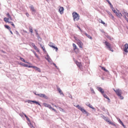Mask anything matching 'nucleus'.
<instances>
[{"label":"nucleus","mask_w":128,"mask_h":128,"mask_svg":"<svg viewBox=\"0 0 128 128\" xmlns=\"http://www.w3.org/2000/svg\"><path fill=\"white\" fill-rule=\"evenodd\" d=\"M72 15L74 21H77L79 20L80 16L77 12H73L72 13Z\"/></svg>","instance_id":"obj_1"},{"label":"nucleus","mask_w":128,"mask_h":128,"mask_svg":"<svg viewBox=\"0 0 128 128\" xmlns=\"http://www.w3.org/2000/svg\"><path fill=\"white\" fill-rule=\"evenodd\" d=\"M115 92L117 95L118 96L120 99L122 100L124 98V97L121 95L122 92L121 90L118 89L115 90Z\"/></svg>","instance_id":"obj_2"},{"label":"nucleus","mask_w":128,"mask_h":128,"mask_svg":"<svg viewBox=\"0 0 128 128\" xmlns=\"http://www.w3.org/2000/svg\"><path fill=\"white\" fill-rule=\"evenodd\" d=\"M76 107L79 110H81L83 113L86 114L87 116H88L89 114L88 112L82 108L81 106H80L79 105H78L76 106Z\"/></svg>","instance_id":"obj_3"},{"label":"nucleus","mask_w":128,"mask_h":128,"mask_svg":"<svg viewBox=\"0 0 128 128\" xmlns=\"http://www.w3.org/2000/svg\"><path fill=\"white\" fill-rule=\"evenodd\" d=\"M104 43L106 44V48L109 50L111 51L112 52L114 51V50L111 48V44L110 43L107 41H105Z\"/></svg>","instance_id":"obj_4"},{"label":"nucleus","mask_w":128,"mask_h":128,"mask_svg":"<svg viewBox=\"0 0 128 128\" xmlns=\"http://www.w3.org/2000/svg\"><path fill=\"white\" fill-rule=\"evenodd\" d=\"M112 9L114 12L116 16L120 18L121 16H122V14L121 13H120L119 12H118L115 10L114 8Z\"/></svg>","instance_id":"obj_5"},{"label":"nucleus","mask_w":128,"mask_h":128,"mask_svg":"<svg viewBox=\"0 0 128 128\" xmlns=\"http://www.w3.org/2000/svg\"><path fill=\"white\" fill-rule=\"evenodd\" d=\"M38 96L42 98H43L46 99H48V97L46 96L44 94H39L38 95Z\"/></svg>","instance_id":"obj_6"},{"label":"nucleus","mask_w":128,"mask_h":128,"mask_svg":"<svg viewBox=\"0 0 128 128\" xmlns=\"http://www.w3.org/2000/svg\"><path fill=\"white\" fill-rule=\"evenodd\" d=\"M38 96L42 98H43L46 99H48V97L46 96L44 94H39L38 95Z\"/></svg>","instance_id":"obj_7"},{"label":"nucleus","mask_w":128,"mask_h":128,"mask_svg":"<svg viewBox=\"0 0 128 128\" xmlns=\"http://www.w3.org/2000/svg\"><path fill=\"white\" fill-rule=\"evenodd\" d=\"M30 7L31 10L32 11V14H34L36 12V10L34 9L33 6L31 5V6H30Z\"/></svg>","instance_id":"obj_8"},{"label":"nucleus","mask_w":128,"mask_h":128,"mask_svg":"<svg viewBox=\"0 0 128 128\" xmlns=\"http://www.w3.org/2000/svg\"><path fill=\"white\" fill-rule=\"evenodd\" d=\"M124 50L126 52H128V44L126 43L124 46Z\"/></svg>","instance_id":"obj_9"},{"label":"nucleus","mask_w":128,"mask_h":128,"mask_svg":"<svg viewBox=\"0 0 128 128\" xmlns=\"http://www.w3.org/2000/svg\"><path fill=\"white\" fill-rule=\"evenodd\" d=\"M31 102H32L36 104H38L40 106H41L40 104L39 103V102H38L36 101H34V100H29L28 101V103H30L31 104H32L31 103Z\"/></svg>","instance_id":"obj_10"},{"label":"nucleus","mask_w":128,"mask_h":128,"mask_svg":"<svg viewBox=\"0 0 128 128\" xmlns=\"http://www.w3.org/2000/svg\"><path fill=\"white\" fill-rule=\"evenodd\" d=\"M97 89L102 94H104V91L103 90L101 87H97Z\"/></svg>","instance_id":"obj_11"},{"label":"nucleus","mask_w":128,"mask_h":128,"mask_svg":"<svg viewBox=\"0 0 128 128\" xmlns=\"http://www.w3.org/2000/svg\"><path fill=\"white\" fill-rule=\"evenodd\" d=\"M43 104L44 106L46 107H47L50 109H51L52 108V107L51 106L48 104L45 103H43Z\"/></svg>","instance_id":"obj_12"},{"label":"nucleus","mask_w":128,"mask_h":128,"mask_svg":"<svg viewBox=\"0 0 128 128\" xmlns=\"http://www.w3.org/2000/svg\"><path fill=\"white\" fill-rule=\"evenodd\" d=\"M20 64L22 66L24 67H28L29 68H31V66H30L29 65L26 64L22 62H21L20 63Z\"/></svg>","instance_id":"obj_13"},{"label":"nucleus","mask_w":128,"mask_h":128,"mask_svg":"<svg viewBox=\"0 0 128 128\" xmlns=\"http://www.w3.org/2000/svg\"><path fill=\"white\" fill-rule=\"evenodd\" d=\"M64 9L63 7H60L59 9V11L60 14H62L64 13Z\"/></svg>","instance_id":"obj_14"},{"label":"nucleus","mask_w":128,"mask_h":128,"mask_svg":"<svg viewBox=\"0 0 128 128\" xmlns=\"http://www.w3.org/2000/svg\"><path fill=\"white\" fill-rule=\"evenodd\" d=\"M31 68H34L35 70L38 71L39 72H41V70L40 68L35 66H31Z\"/></svg>","instance_id":"obj_15"},{"label":"nucleus","mask_w":128,"mask_h":128,"mask_svg":"<svg viewBox=\"0 0 128 128\" xmlns=\"http://www.w3.org/2000/svg\"><path fill=\"white\" fill-rule=\"evenodd\" d=\"M78 40V44L80 48H82V45H83V44L79 40Z\"/></svg>","instance_id":"obj_16"},{"label":"nucleus","mask_w":128,"mask_h":128,"mask_svg":"<svg viewBox=\"0 0 128 128\" xmlns=\"http://www.w3.org/2000/svg\"><path fill=\"white\" fill-rule=\"evenodd\" d=\"M84 34L85 35L89 38L91 40L92 39V37L90 35L86 33H84Z\"/></svg>","instance_id":"obj_17"},{"label":"nucleus","mask_w":128,"mask_h":128,"mask_svg":"<svg viewBox=\"0 0 128 128\" xmlns=\"http://www.w3.org/2000/svg\"><path fill=\"white\" fill-rule=\"evenodd\" d=\"M104 96L105 98H106L108 100L109 102H110V100L109 98L107 96L106 94H102Z\"/></svg>","instance_id":"obj_18"},{"label":"nucleus","mask_w":128,"mask_h":128,"mask_svg":"<svg viewBox=\"0 0 128 128\" xmlns=\"http://www.w3.org/2000/svg\"><path fill=\"white\" fill-rule=\"evenodd\" d=\"M31 44L32 46L34 47V48L35 50H38V48H37V46L35 45L34 43H32Z\"/></svg>","instance_id":"obj_19"},{"label":"nucleus","mask_w":128,"mask_h":128,"mask_svg":"<svg viewBox=\"0 0 128 128\" xmlns=\"http://www.w3.org/2000/svg\"><path fill=\"white\" fill-rule=\"evenodd\" d=\"M58 90V91L60 93V94H62L63 96H64V94H63L62 91L61 90H60V88H57Z\"/></svg>","instance_id":"obj_20"},{"label":"nucleus","mask_w":128,"mask_h":128,"mask_svg":"<svg viewBox=\"0 0 128 128\" xmlns=\"http://www.w3.org/2000/svg\"><path fill=\"white\" fill-rule=\"evenodd\" d=\"M119 123L124 128H125V126L124 124L122 122V121L119 119V120L118 121Z\"/></svg>","instance_id":"obj_21"},{"label":"nucleus","mask_w":128,"mask_h":128,"mask_svg":"<svg viewBox=\"0 0 128 128\" xmlns=\"http://www.w3.org/2000/svg\"><path fill=\"white\" fill-rule=\"evenodd\" d=\"M6 28H7V29H8L9 30H11V28H10V27L8 25H5L4 26Z\"/></svg>","instance_id":"obj_22"},{"label":"nucleus","mask_w":128,"mask_h":128,"mask_svg":"<svg viewBox=\"0 0 128 128\" xmlns=\"http://www.w3.org/2000/svg\"><path fill=\"white\" fill-rule=\"evenodd\" d=\"M9 20V18H4V21L5 22H10L8 21V20Z\"/></svg>","instance_id":"obj_23"},{"label":"nucleus","mask_w":128,"mask_h":128,"mask_svg":"<svg viewBox=\"0 0 128 128\" xmlns=\"http://www.w3.org/2000/svg\"><path fill=\"white\" fill-rule=\"evenodd\" d=\"M20 60L22 62H24L26 63H29L28 62H27L23 58H20Z\"/></svg>","instance_id":"obj_24"},{"label":"nucleus","mask_w":128,"mask_h":128,"mask_svg":"<svg viewBox=\"0 0 128 128\" xmlns=\"http://www.w3.org/2000/svg\"><path fill=\"white\" fill-rule=\"evenodd\" d=\"M99 22H100L101 23L103 24L104 25L105 24V23L101 19H99Z\"/></svg>","instance_id":"obj_25"},{"label":"nucleus","mask_w":128,"mask_h":128,"mask_svg":"<svg viewBox=\"0 0 128 128\" xmlns=\"http://www.w3.org/2000/svg\"><path fill=\"white\" fill-rule=\"evenodd\" d=\"M73 46L74 47V50H75V49H77V46H76V45L75 44H73Z\"/></svg>","instance_id":"obj_26"},{"label":"nucleus","mask_w":128,"mask_h":128,"mask_svg":"<svg viewBox=\"0 0 128 128\" xmlns=\"http://www.w3.org/2000/svg\"><path fill=\"white\" fill-rule=\"evenodd\" d=\"M76 63L78 66V67H80V66L81 65L80 63L77 61L76 62Z\"/></svg>","instance_id":"obj_27"},{"label":"nucleus","mask_w":128,"mask_h":128,"mask_svg":"<svg viewBox=\"0 0 128 128\" xmlns=\"http://www.w3.org/2000/svg\"><path fill=\"white\" fill-rule=\"evenodd\" d=\"M33 52L35 55V56L37 57V58H39L38 56V55L34 51H33Z\"/></svg>","instance_id":"obj_28"},{"label":"nucleus","mask_w":128,"mask_h":128,"mask_svg":"<svg viewBox=\"0 0 128 128\" xmlns=\"http://www.w3.org/2000/svg\"><path fill=\"white\" fill-rule=\"evenodd\" d=\"M52 48L55 49L56 50V52L58 50V48L57 47H55L54 46H52Z\"/></svg>","instance_id":"obj_29"},{"label":"nucleus","mask_w":128,"mask_h":128,"mask_svg":"<svg viewBox=\"0 0 128 128\" xmlns=\"http://www.w3.org/2000/svg\"><path fill=\"white\" fill-rule=\"evenodd\" d=\"M8 23H10L11 25L14 28H15V26L13 22H9Z\"/></svg>","instance_id":"obj_30"},{"label":"nucleus","mask_w":128,"mask_h":128,"mask_svg":"<svg viewBox=\"0 0 128 128\" xmlns=\"http://www.w3.org/2000/svg\"><path fill=\"white\" fill-rule=\"evenodd\" d=\"M29 29L30 32L31 33H32L33 32V30L31 26H30L29 27Z\"/></svg>","instance_id":"obj_31"},{"label":"nucleus","mask_w":128,"mask_h":128,"mask_svg":"<svg viewBox=\"0 0 128 128\" xmlns=\"http://www.w3.org/2000/svg\"><path fill=\"white\" fill-rule=\"evenodd\" d=\"M102 68L103 70L106 72H108V70H107L104 67H102Z\"/></svg>","instance_id":"obj_32"},{"label":"nucleus","mask_w":128,"mask_h":128,"mask_svg":"<svg viewBox=\"0 0 128 128\" xmlns=\"http://www.w3.org/2000/svg\"><path fill=\"white\" fill-rule=\"evenodd\" d=\"M123 17L126 20L127 22H128V19L126 17V16L124 15L123 16Z\"/></svg>","instance_id":"obj_33"},{"label":"nucleus","mask_w":128,"mask_h":128,"mask_svg":"<svg viewBox=\"0 0 128 128\" xmlns=\"http://www.w3.org/2000/svg\"><path fill=\"white\" fill-rule=\"evenodd\" d=\"M122 13L124 15H126V14L128 13H127L124 10V11H122Z\"/></svg>","instance_id":"obj_34"},{"label":"nucleus","mask_w":128,"mask_h":128,"mask_svg":"<svg viewBox=\"0 0 128 128\" xmlns=\"http://www.w3.org/2000/svg\"><path fill=\"white\" fill-rule=\"evenodd\" d=\"M53 44H54L52 42H50L49 44V45L52 48V46H54Z\"/></svg>","instance_id":"obj_35"},{"label":"nucleus","mask_w":128,"mask_h":128,"mask_svg":"<svg viewBox=\"0 0 128 128\" xmlns=\"http://www.w3.org/2000/svg\"><path fill=\"white\" fill-rule=\"evenodd\" d=\"M88 106H89L90 108L92 109L93 110H95V108H94L92 106L90 105H90H89Z\"/></svg>","instance_id":"obj_36"},{"label":"nucleus","mask_w":128,"mask_h":128,"mask_svg":"<svg viewBox=\"0 0 128 128\" xmlns=\"http://www.w3.org/2000/svg\"><path fill=\"white\" fill-rule=\"evenodd\" d=\"M108 14L110 15L111 16L112 19H113L114 17V16H113V15L110 12Z\"/></svg>","instance_id":"obj_37"},{"label":"nucleus","mask_w":128,"mask_h":128,"mask_svg":"<svg viewBox=\"0 0 128 128\" xmlns=\"http://www.w3.org/2000/svg\"><path fill=\"white\" fill-rule=\"evenodd\" d=\"M90 89L91 90V91L92 93H93L94 94H95V92L94 90V89L93 88H91Z\"/></svg>","instance_id":"obj_38"},{"label":"nucleus","mask_w":128,"mask_h":128,"mask_svg":"<svg viewBox=\"0 0 128 128\" xmlns=\"http://www.w3.org/2000/svg\"><path fill=\"white\" fill-rule=\"evenodd\" d=\"M106 121V122L107 121H108V117H105L103 118Z\"/></svg>","instance_id":"obj_39"},{"label":"nucleus","mask_w":128,"mask_h":128,"mask_svg":"<svg viewBox=\"0 0 128 128\" xmlns=\"http://www.w3.org/2000/svg\"><path fill=\"white\" fill-rule=\"evenodd\" d=\"M106 37L110 40H111V38L110 36H108V35H107L106 36Z\"/></svg>","instance_id":"obj_40"},{"label":"nucleus","mask_w":128,"mask_h":128,"mask_svg":"<svg viewBox=\"0 0 128 128\" xmlns=\"http://www.w3.org/2000/svg\"><path fill=\"white\" fill-rule=\"evenodd\" d=\"M100 117H102V118L103 119L104 118V117H105V116L103 115H102V114H100Z\"/></svg>","instance_id":"obj_41"},{"label":"nucleus","mask_w":128,"mask_h":128,"mask_svg":"<svg viewBox=\"0 0 128 128\" xmlns=\"http://www.w3.org/2000/svg\"><path fill=\"white\" fill-rule=\"evenodd\" d=\"M102 110H103L104 111H105L106 110L107 111V110H106L105 109V108H104L103 107L102 108Z\"/></svg>","instance_id":"obj_42"},{"label":"nucleus","mask_w":128,"mask_h":128,"mask_svg":"<svg viewBox=\"0 0 128 128\" xmlns=\"http://www.w3.org/2000/svg\"><path fill=\"white\" fill-rule=\"evenodd\" d=\"M15 33L17 34V35H19V34L18 32L17 31H16Z\"/></svg>","instance_id":"obj_43"},{"label":"nucleus","mask_w":128,"mask_h":128,"mask_svg":"<svg viewBox=\"0 0 128 128\" xmlns=\"http://www.w3.org/2000/svg\"><path fill=\"white\" fill-rule=\"evenodd\" d=\"M35 32H36V36H37L38 35H39V34H38V31L37 30H35Z\"/></svg>","instance_id":"obj_44"},{"label":"nucleus","mask_w":128,"mask_h":128,"mask_svg":"<svg viewBox=\"0 0 128 128\" xmlns=\"http://www.w3.org/2000/svg\"><path fill=\"white\" fill-rule=\"evenodd\" d=\"M86 106H88L89 105H90V104L88 102H86Z\"/></svg>","instance_id":"obj_45"},{"label":"nucleus","mask_w":128,"mask_h":128,"mask_svg":"<svg viewBox=\"0 0 128 128\" xmlns=\"http://www.w3.org/2000/svg\"><path fill=\"white\" fill-rule=\"evenodd\" d=\"M26 118V119H27V120H28V121L30 122V119H29V118L28 117H27Z\"/></svg>","instance_id":"obj_46"},{"label":"nucleus","mask_w":128,"mask_h":128,"mask_svg":"<svg viewBox=\"0 0 128 128\" xmlns=\"http://www.w3.org/2000/svg\"><path fill=\"white\" fill-rule=\"evenodd\" d=\"M68 96L69 97L71 98V99L72 98V96L70 94H69V95Z\"/></svg>","instance_id":"obj_47"},{"label":"nucleus","mask_w":128,"mask_h":128,"mask_svg":"<svg viewBox=\"0 0 128 128\" xmlns=\"http://www.w3.org/2000/svg\"><path fill=\"white\" fill-rule=\"evenodd\" d=\"M108 3L110 4V6L112 4H111V3L109 1V0H108V1H107V2Z\"/></svg>","instance_id":"obj_48"},{"label":"nucleus","mask_w":128,"mask_h":128,"mask_svg":"<svg viewBox=\"0 0 128 128\" xmlns=\"http://www.w3.org/2000/svg\"><path fill=\"white\" fill-rule=\"evenodd\" d=\"M74 38L75 39V40H77L78 41V40H79V39H78V38H77L76 37L74 36Z\"/></svg>","instance_id":"obj_49"},{"label":"nucleus","mask_w":128,"mask_h":128,"mask_svg":"<svg viewBox=\"0 0 128 128\" xmlns=\"http://www.w3.org/2000/svg\"><path fill=\"white\" fill-rule=\"evenodd\" d=\"M110 7L112 9V8H114L113 7V6L112 5V4L110 6Z\"/></svg>","instance_id":"obj_50"},{"label":"nucleus","mask_w":128,"mask_h":128,"mask_svg":"<svg viewBox=\"0 0 128 128\" xmlns=\"http://www.w3.org/2000/svg\"><path fill=\"white\" fill-rule=\"evenodd\" d=\"M37 36V38H38V39H40V38H41L40 37V36H39V35H38L37 36Z\"/></svg>","instance_id":"obj_51"},{"label":"nucleus","mask_w":128,"mask_h":128,"mask_svg":"<svg viewBox=\"0 0 128 128\" xmlns=\"http://www.w3.org/2000/svg\"><path fill=\"white\" fill-rule=\"evenodd\" d=\"M33 93L36 95L38 96V94H37L36 92H33Z\"/></svg>","instance_id":"obj_52"},{"label":"nucleus","mask_w":128,"mask_h":128,"mask_svg":"<svg viewBox=\"0 0 128 128\" xmlns=\"http://www.w3.org/2000/svg\"><path fill=\"white\" fill-rule=\"evenodd\" d=\"M40 45L42 49L43 48H44V47L43 46H42V45L40 44Z\"/></svg>","instance_id":"obj_53"},{"label":"nucleus","mask_w":128,"mask_h":128,"mask_svg":"<svg viewBox=\"0 0 128 128\" xmlns=\"http://www.w3.org/2000/svg\"><path fill=\"white\" fill-rule=\"evenodd\" d=\"M107 122H108L109 124L111 123H112V122L110 120H108V121H107Z\"/></svg>","instance_id":"obj_54"},{"label":"nucleus","mask_w":128,"mask_h":128,"mask_svg":"<svg viewBox=\"0 0 128 128\" xmlns=\"http://www.w3.org/2000/svg\"><path fill=\"white\" fill-rule=\"evenodd\" d=\"M77 27L79 29V30H80L81 31H82V30L78 26H77Z\"/></svg>","instance_id":"obj_55"},{"label":"nucleus","mask_w":128,"mask_h":128,"mask_svg":"<svg viewBox=\"0 0 128 128\" xmlns=\"http://www.w3.org/2000/svg\"><path fill=\"white\" fill-rule=\"evenodd\" d=\"M51 109H52V110L55 112H56V110L55 109H54L53 108H52Z\"/></svg>","instance_id":"obj_56"},{"label":"nucleus","mask_w":128,"mask_h":128,"mask_svg":"<svg viewBox=\"0 0 128 128\" xmlns=\"http://www.w3.org/2000/svg\"><path fill=\"white\" fill-rule=\"evenodd\" d=\"M38 40L40 42H41L42 41V39L41 38H40V39H38Z\"/></svg>","instance_id":"obj_57"},{"label":"nucleus","mask_w":128,"mask_h":128,"mask_svg":"<svg viewBox=\"0 0 128 128\" xmlns=\"http://www.w3.org/2000/svg\"><path fill=\"white\" fill-rule=\"evenodd\" d=\"M110 124H111L112 125L114 126H115V124L113 122H112V123H110Z\"/></svg>","instance_id":"obj_58"},{"label":"nucleus","mask_w":128,"mask_h":128,"mask_svg":"<svg viewBox=\"0 0 128 128\" xmlns=\"http://www.w3.org/2000/svg\"><path fill=\"white\" fill-rule=\"evenodd\" d=\"M46 58V59L48 60V62H50V60H49V59H48V58Z\"/></svg>","instance_id":"obj_59"},{"label":"nucleus","mask_w":128,"mask_h":128,"mask_svg":"<svg viewBox=\"0 0 128 128\" xmlns=\"http://www.w3.org/2000/svg\"><path fill=\"white\" fill-rule=\"evenodd\" d=\"M42 49L44 51V52H46V51L45 50V48H42Z\"/></svg>","instance_id":"obj_60"},{"label":"nucleus","mask_w":128,"mask_h":128,"mask_svg":"<svg viewBox=\"0 0 128 128\" xmlns=\"http://www.w3.org/2000/svg\"><path fill=\"white\" fill-rule=\"evenodd\" d=\"M7 15L8 17L10 16L8 13L7 14Z\"/></svg>","instance_id":"obj_61"},{"label":"nucleus","mask_w":128,"mask_h":128,"mask_svg":"<svg viewBox=\"0 0 128 128\" xmlns=\"http://www.w3.org/2000/svg\"><path fill=\"white\" fill-rule=\"evenodd\" d=\"M26 15L27 16H29V14H28V13H26Z\"/></svg>","instance_id":"obj_62"},{"label":"nucleus","mask_w":128,"mask_h":128,"mask_svg":"<svg viewBox=\"0 0 128 128\" xmlns=\"http://www.w3.org/2000/svg\"><path fill=\"white\" fill-rule=\"evenodd\" d=\"M101 31L102 33H104V31L103 30H102Z\"/></svg>","instance_id":"obj_63"},{"label":"nucleus","mask_w":128,"mask_h":128,"mask_svg":"<svg viewBox=\"0 0 128 128\" xmlns=\"http://www.w3.org/2000/svg\"><path fill=\"white\" fill-rule=\"evenodd\" d=\"M10 31V33L12 34H13V33L12 32V31L11 30H9Z\"/></svg>","instance_id":"obj_64"}]
</instances>
